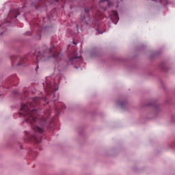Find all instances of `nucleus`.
<instances>
[{
  "instance_id": "f257e3e1",
  "label": "nucleus",
  "mask_w": 175,
  "mask_h": 175,
  "mask_svg": "<svg viewBox=\"0 0 175 175\" xmlns=\"http://www.w3.org/2000/svg\"><path fill=\"white\" fill-rule=\"evenodd\" d=\"M42 100H46V98H33L31 101H29L27 104H23L21 108V114L23 116L27 122H30L31 125L36 122L38 118V111L35 106H38Z\"/></svg>"
},
{
  "instance_id": "f03ea898",
  "label": "nucleus",
  "mask_w": 175,
  "mask_h": 175,
  "mask_svg": "<svg viewBox=\"0 0 175 175\" xmlns=\"http://www.w3.org/2000/svg\"><path fill=\"white\" fill-rule=\"evenodd\" d=\"M50 114L51 111L48 109L45 111L44 116L40 120V125H33L32 129L35 132V134L29 137V139L34 142V143H40L42 142V136H43V130L44 126H49L51 124V120L50 119Z\"/></svg>"
},
{
  "instance_id": "7ed1b4c3",
  "label": "nucleus",
  "mask_w": 175,
  "mask_h": 175,
  "mask_svg": "<svg viewBox=\"0 0 175 175\" xmlns=\"http://www.w3.org/2000/svg\"><path fill=\"white\" fill-rule=\"evenodd\" d=\"M62 55L57 51H54V47L51 48L49 50L46 51L43 53H38L36 56V71L38 72L39 68V62H44L48 61L49 58H54L56 61H59Z\"/></svg>"
},
{
  "instance_id": "20e7f679",
  "label": "nucleus",
  "mask_w": 175,
  "mask_h": 175,
  "mask_svg": "<svg viewBox=\"0 0 175 175\" xmlns=\"http://www.w3.org/2000/svg\"><path fill=\"white\" fill-rule=\"evenodd\" d=\"M98 5L102 11H97L96 18L100 20L102 18V14L107 8H111L113 6L115 8H118V2L117 0H101L99 1Z\"/></svg>"
},
{
  "instance_id": "39448f33",
  "label": "nucleus",
  "mask_w": 175,
  "mask_h": 175,
  "mask_svg": "<svg viewBox=\"0 0 175 175\" xmlns=\"http://www.w3.org/2000/svg\"><path fill=\"white\" fill-rule=\"evenodd\" d=\"M45 92H46L47 95L50 94V92H54V91H58V88L55 87V83L51 82L46 83V88H44Z\"/></svg>"
},
{
  "instance_id": "423d86ee",
  "label": "nucleus",
  "mask_w": 175,
  "mask_h": 175,
  "mask_svg": "<svg viewBox=\"0 0 175 175\" xmlns=\"http://www.w3.org/2000/svg\"><path fill=\"white\" fill-rule=\"evenodd\" d=\"M19 14L20 11L18 10H12L8 14V18H16L17 16H18Z\"/></svg>"
},
{
  "instance_id": "0eeeda50",
  "label": "nucleus",
  "mask_w": 175,
  "mask_h": 175,
  "mask_svg": "<svg viewBox=\"0 0 175 175\" xmlns=\"http://www.w3.org/2000/svg\"><path fill=\"white\" fill-rule=\"evenodd\" d=\"M90 10H91V8L85 9V13L86 14V16H81V21L82 23H85L86 24H88V22L90 21V16H88V12H90Z\"/></svg>"
},
{
  "instance_id": "6e6552de",
  "label": "nucleus",
  "mask_w": 175,
  "mask_h": 175,
  "mask_svg": "<svg viewBox=\"0 0 175 175\" xmlns=\"http://www.w3.org/2000/svg\"><path fill=\"white\" fill-rule=\"evenodd\" d=\"M80 58H81V55H74L73 57L69 58V60L68 62V65L73 64V62H75L76 59H80Z\"/></svg>"
},
{
  "instance_id": "1a4fd4ad",
  "label": "nucleus",
  "mask_w": 175,
  "mask_h": 175,
  "mask_svg": "<svg viewBox=\"0 0 175 175\" xmlns=\"http://www.w3.org/2000/svg\"><path fill=\"white\" fill-rule=\"evenodd\" d=\"M110 17L112 20H115V21H118L120 20L118 13H117V11L116 10H112Z\"/></svg>"
},
{
  "instance_id": "9d476101",
  "label": "nucleus",
  "mask_w": 175,
  "mask_h": 175,
  "mask_svg": "<svg viewBox=\"0 0 175 175\" xmlns=\"http://www.w3.org/2000/svg\"><path fill=\"white\" fill-rule=\"evenodd\" d=\"M60 106H61V108H58V107L56 108L57 113H59L61 110H64V109H65V105L60 104Z\"/></svg>"
},
{
  "instance_id": "9b49d317",
  "label": "nucleus",
  "mask_w": 175,
  "mask_h": 175,
  "mask_svg": "<svg viewBox=\"0 0 175 175\" xmlns=\"http://www.w3.org/2000/svg\"><path fill=\"white\" fill-rule=\"evenodd\" d=\"M161 2L163 5H167V0H161Z\"/></svg>"
},
{
  "instance_id": "f8f14e48",
  "label": "nucleus",
  "mask_w": 175,
  "mask_h": 175,
  "mask_svg": "<svg viewBox=\"0 0 175 175\" xmlns=\"http://www.w3.org/2000/svg\"><path fill=\"white\" fill-rule=\"evenodd\" d=\"M43 1H49V0H40V2H43ZM55 2H59V0H51ZM60 1H64V0H60Z\"/></svg>"
},
{
  "instance_id": "ddd939ff",
  "label": "nucleus",
  "mask_w": 175,
  "mask_h": 175,
  "mask_svg": "<svg viewBox=\"0 0 175 175\" xmlns=\"http://www.w3.org/2000/svg\"><path fill=\"white\" fill-rule=\"evenodd\" d=\"M5 27V24H2L1 25H0V27Z\"/></svg>"
},
{
  "instance_id": "4468645a",
  "label": "nucleus",
  "mask_w": 175,
  "mask_h": 175,
  "mask_svg": "<svg viewBox=\"0 0 175 175\" xmlns=\"http://www.w3.org/2000/svg\"><path fill=\"white\" fill-rule=\"evenodd\" d=\"M73 44H77V43H76V42H73Z\"/></svg>"
},
{
  "instance_id": "2eb2a0df",
  "label": "nucleus",
  "mask_w": 175,
  "mask_h": 175,
  "mask_svg": "<svg viewBox=\"0 0 175 175\" xmlns=\"http://www.w3.org/2000/svg\"><path fill=\"white\" fill-rule=\"evenodd\" d=\"M120 106H122V103L120 104Z\"/></svg>"
},
{
  "instance_id": "dca6fc26",
  "label": "nucleus",
  "mask_w": 175,
  "mask_h": 175,
  "mask_svg": "<svg viewBox=\"0 0 175 175\" xmlns=\"http://www.w3.org/2000/svg\"><path fill=\"white\" fill-rule=\"evenodd\" d=\"M1 35H3V33H1Z\"/></svg>"
}]
</instances>
